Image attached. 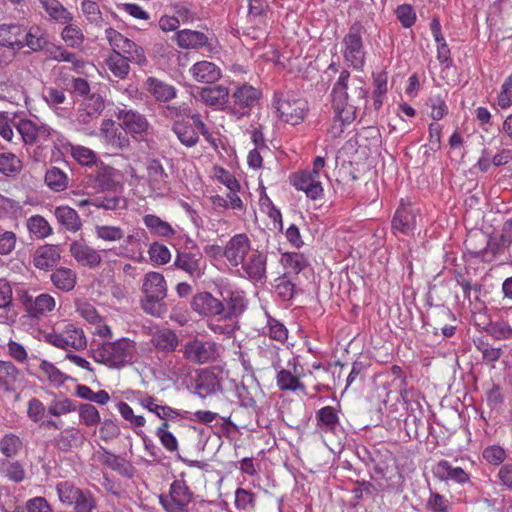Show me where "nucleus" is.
I'll return each instance as SVG.
<instances>
[{
	"mask_svg": "<svg viewBox=\"0 0 512 512\" xmlns=\"http://www.w3.org/2000/svg\"><path fill=\"white\" fill-rule=\"evenodd\" d=\"M349 81L350 73L347 70L341 71L331 92L334 118L341 126L351 124L356 119L357 111L367 103L368 91L363 86Z\"/></svg>",
	"mask_w": 512,
	"mask_h": 512,
	"instance_id": "1",
	"label": "nucleus"
},
{
	"mask_svg": "<svg viewBox=\"0 0 512 512\" xmlns=\"http://www.w3.org/2000/svg\"><path fill=\"white\" fill-rule=\"evenodd\" d=\"M141 291L143 297L140 300L143 311L154 317H161L166 312L164 299L167 296V283L164 276L158 272L145 274Z\"/></svg>",
	"mask_w": 512,
	"mask_h": 512,
	"instance_id": "2",
	"label": "nucleus"
},
{
	"mask_svg": "<svg viewBox=\"0 0 512 512\" xmlns=\"http://www.w3.org/2000/svg\"><path fill=\"white\" fill-rule=\"evenodd\" d=\"M133 348L131 341L122 338L99 345L92 351V357L110 368H120L131 361Z\"/></svg>",
	"mask_w": 512,
	"mask_h": 512,
	"instance_id": "3",
	"label": "nucleus"
},
{
	"mask_svg": "<svg viewBox=\"0 0 512 512\" xmlns=\"http://www.w3.org/2000/svg\"><path fill=\"white\" fill-rule=\"evenodd\" d=\"M274 104L280 118L291 125L301 123L308 111V103L294 92H275Z\"/></svg>",
	"mask_w": 512,
	"mask_h": 512,
	"instance_id": "4",
	"label": "nucleus"
},
{
	"mask_svg": "<svg viewBox=\"0 0 512 512\" xmlns=\"http://www.w3.org/2000/svg\"><path fill=\"white\" fill-rule=\"evenodd\" d=\"M324 166V157H316L313 162L312 170H303L292 176L291 181L293 186L297 190L305 192L306 196L312 200L321 198L323 196V187L320 180V171Z\"/></svg>",
	"mask_w": 512,
	"mask_h": 512,
	"instance_id": "5",
	"label": "nucleus"
},
{
	"mask_svg": "<svg viewBox=\"0 0 512 512\" xmlns=\"http://www.w3.org/2000/svg\"><path fill=\"white\" fill-rule=\"evenodd\" d=\"M223 297V320L231 323L225 325L210 324L209 328L215 333L232 335L236 326L237 318L245 311V297L240 292L228 291Z\"/></svg>",
	"mask_w": 512,
	"mask_h": 512,
	"instance_id": "6",
	"label": "nucleus"
},
{
	"mask_svg": "<svg viewBox=\"0 0 512 512\" xmlns=\"http://www.w3.org/2000/svg\"><path fill=\"white\" fill-rule=\"evenodd\" d=\"M194 493L184 480H174L168 494L159 496V502L165 512H190Z\"/></svg>",
	"mask_w": 512,
	"mask_h": 512,
	"instance_id": "7",
	"label": "nucleus"
},
{
	"mask_svg": "<svg viewBox=\"0 0 512 512\" xmlns=\"http://www.w3.org/2000/svg\"><path fill=\"white\" fill-rule=\"evenodd\" d=\"M363 26L355 22L343 38L344 59L355 69H361L365 62V52L362 41Z\"/></svg>",
	"mask_w": 512,
	"mask_h": 512,
	"instance_id": "8",
	"label": "nucleus"
},
{
	"mask_svg": "<svg viewBox=\"0 0 512 512\" xmlns=\"http://www.w3.org/2000/svg\"><path fill=\"white\" fill-rule=\"evenodd\" d=\"M46 341L51 345L69 350H82L87 346V340L81 328L72 323L66 324L60 333H49L46 335Z\"/></svg>",
	"mask_w": 512,
	"mask_h": 512,
	"instance_id": "9",
	"label": "nucleus"
},
{
	"mask_svg": "<svg viewBox=\"0 0 512 512\" xmlns=\"http://www.w3.org/2000/svg\"><path fill=\"white\" fill-rule=\"evenodd\" d=\"M184 357L195 364H206L213 362L218 357V347L213 341H203L194 338L183 346Z\"/></svg>",
	"mask_w": 512,
	"mask_h": 512,
	"instance_id": "10",
	"label": "nucleus"
},
{
	"mask_svg": "<svg viewBox=\"0 0 512 512\" xmlns=\"http://www.w3.org/2000/svg\"><path fill=\"white\" fill-rule=\"evenodd\" d=\"M173 266L193 280L200 279L206 270V263L200 252L178 251Z\"/></svg>",
	"mask_w": 512,
	"mask_h": 512,
	"instance_id": "11",
	"label": "nucleus"
},
{
	"mask_svg": "<svg viewBox=\"0 0 512 512\" xmlns=\"http://www.w3.org/2000/svg\"><path fill=\"white\" fill-rule=\"evenodd\" d=\"M15 128L26 145L46 141L51 135V128L41 122L31 119H20Z\"/></svg>",
	"mask_w": 512,
	"mask_h": 512,
	"instance_id": "12",
	"label": "nucleus"
},
{
	"mask_svg": "<svg viewBox=\"0 0 512 512\" xmlns=\"http://www.w3.org/2000/svg\"><path fill=\"white\" fill-rule=\"evenodd\" d=\"M193 311L201 316L216 317L223 320V301L209 292H200L193 296L191 301Z\"/></svg>",
	"mask_w": 512,
	"mask_h": 512,
	"instance_id": "13",
	"label": "nucleus"
},
{
	"mask_svg": "<svg viewBox=\"0 0 512 512\" xmlns=\"http://www.w3.org/2000/svg\"><path fill=\"white\" fill-rule=\"evenodd\" d=\"M104 108V99L99 94L93 93L80 104L76 122L79 125L89 126L99 118Z\"/></svg>",
	"mask_w": 512,
	"mask_h": 512,
	"instance_id": "14",
	"label": "nucleus"
},
{
	"mask_svg": "<svg viewBox=\"0 0 512 512\" xmlns=\"http://www.w3.org/2000/svg\"><path fill=\"white\" fill-rule=\"evenodd\" d=\"M117 117L122 121V127L127 133L133 136L145 134L150 124L146 117L138 111L132 109H119Z\"/></svg>",
	"mask_w": 512,
	"mask_h": 512,
	"instance_id": "15",
	"label": "nucleus"
},
{
	"mask_svg": "<svg viewBox=\"0 0 512 512\" xmlns=\"http://www.w3.org/2000/svg\"><path fill=\"white\" fill-rule=\"evenodd\" d=\"M20 300L27 313L33 318H39L55 308V299L46 293H42L33 298L28 295L27 292H23L20 296Z\"/></svg>",
	"mask_w": 512,
	"mask_h": 512,
	"instance_id": "16",
	"label": "nucleus"
},
{
	"mask_svg": "<svg viewBox=\"0 0 512 512\" xmlns=\"http://www.w3.org/2000/svg\"><path fill=\"white\" fill-rule=\"evenodd\" d=\"M249 250L250 240L248 237L245 234H237L227 242L223 254L232 266L237 267L243 263Z\"/></svg>",
	"mask_w": 512,
	"mask_h": 512,
	"instance_id": "17",
	"label": "nucleus"
},
{
	"mask_svg": "<svg viewBox=\"0 0 512 512\" xmlns=\"http://www.w3.org/2000/svg\"><path fill=\"white\" fill-rule=\"evenodd\" d=\"M266 264L267 256L254 250L248 258L241 263L246 277L252 282H265L266 281Z\"/></svg>",
	"mask_w": 512,
	"mask_h": 512,
	"instance_id": "18",
	"label": "nucleus"
},
{
	"mask_svg": "<svg viewBox=\"0 0 512 512\" xmlns=\"http://www.w3.org/2000/svg\"><path fill=\"white\" fill-rule=\"evenodd\" d=\"M20 35L18 50L27 47L33 52H38L48 44L47 33L38 25H22Z\"/></svg>",
	"mask_w": 512,
	"mask_h": 512,
	"instance_id": "19",
	"label": "nucleus"
},
{
	"mask_svg": "<svg viewBox=\"0 0 512 512\" xmlns=\"http://www.w3.org/2000/svg\"><path fill=\"white\" fill-rule=\"evenodd\" d=\"M70 253L79 264L89 268L98 267L102 261L97 250L81 241H74L70 244Z\"/></svg>",
	"mask_w": 512,
	"mask_h": 512,
	"instance_id": "20",
	"label": "nucleus"
},
{
	"mask_svg": "<svg viewBox=\"0 0 512 512\" xmlns=\"http://www.w3.org/2000/svg\"><path fill=\"white\" fill-rule=\"evenodd\" d=\"M60 249L56 245L46 244L38 247L33 255V264L41 270H51L60 261Z\"/></svg>",
	"mask_w": 512,
	"mask_h": 512,
	"instance_id": "21",
	"label": "nucleus"
},
{
	"mask_svg": "<svg viewBox=\"0 0 512 512\" xmlns=\"http://www.w3.org/2000/svg\"><path fill=\"white\" fill-rule=\"evenodd\" d=\"M261 92L249 84L237 86L232 93V100L235 106L246 110L241 113L245 115L258 102Z\"/></svg>",
	"mask_w": 512,
	"mask_h": 512,
	"instance_id": "22",
	"label": "nucleus"
},
{
	"mask_svg": "<svg viewBox=\"0 0 512 512\" xmlns=\"http://www.w3.org/2000/svg\"><path fill=\"white\" fill-rule=\"evenodd\" d=\"M435 477L442 481H453L458 484H464L470 481V476L461 467H453L447 460L439 461L433 468Z\"/></svg>",
	"mask_w": 512,
	"mask_h": 512,
	"instance_id": "23",
	"label": "nucleus"
},
{
	"mask_svg": "<svg viewBox=\"0 0 512 512\" xmlns=\"http://www.w3.org/2000/svg\"><path fill=\"white\" fill-rule=\"evenodd\" d=\"M416 212L410 206L399 207L392 219V228L402 234H409L416 228Z\"/></svg>",
	"mask_w": 512,
	"mask_h": 512,
	"instance_id": "24",
	"label": "nucleus"
},
{
	"mask_svg": "<svg viewBox=\"0 0 512 512\" xmlns=\"http://www.w3.org/2000/svg\"><path fill=\"white\" fill-rule=\"evenodd\" d=\"M199 99L208 106L224 108L229 101V89L223 85L204 87L199 92Z\"/></svg>",
	"mask_w": 512,
	"mask_h": 512,
	"instance_id": "25",
	"label": "nucleus"
},
{
	"mask_svg": "<svg viewBox=\"0 0 512 512\" xmlns=\"http://www.w3.org/2000/svg\"><path fill=\"white\" fill-rule=\"evenodd\" d=\"M54 216L58 223L68 232L76 233L82 228V220L78 212L69 206H57L54 209Z\"/></svg>",
	"mask_w": 512,
	"mask_h": 512,
	"instance_id": "26",
	"label": "nucleus"
},
{
	"mask_svg": "<svg viewBox=\"0 0 512 512\" xmlns=\"http://www.w3.org/2000/svg\"><path fill=\"white\" fill-rule=\"evenodd\" d=\"M145 87L155 100L159 102H169L177 95V90L174 86L156 77H148Z\"/></svg>",
	"mask_w": 512,
	"mask_h": 512,
	"instance_id": "27",
	"label": "nucleus"
},
{
	"mask_svg": "<svg viewBox=\"0 0 512 512\" xmlns=\"http://www.w3.org/2000/svg\"><path fill=\"white\" fill-rule=\"evenodd\" d=\"M22 379L23 374L12 362L0 361V385L6 391H15Z\"/></svg>",
	"mask_w": 512,
	"mask_h": 512,
	"instance_id": "28",
	"label": "nucleus"
},
{
	"mask_svg": "<svg viewBox=\"0 0 512 512\" xmlns=\"http://www.w3.org/2000/svg\"><path fill=\"white\" fill-rule=\"evenodd\" d=\"M190 72L196 81L207 84L214 83L221 78L220 68L209 61L195 63L191 67Z\"/></svg>",
	"mask_w": 512,
	"mask_h": 512,
	"instance_id": "29",
	"label": "nucleus"
},
{
	"mask_svg": "<svg viewBox=\"0 0 512 512\" xmlns=\"http://www.w3.org/2000/svg\"><path fill=\"white\" fill-rule=\"evenodd\" d=\"M138 402L143 408L154 413L158 418L164 420V422L181 416L178 410L173 409L170 406L157 404L156 399L153 396L142 395L138 398Z\"/></svg>",
	"mask_w": 512,
	"mask_h": 512,
	"instance_id": "30",
	"label": "nucleus"
},
{
	"mask_svg": "<svg viewBox=\"0 0 512 512\" xmlns=\"http://www.w3.org/2000/svg\"><path fill=\"white\" fill-rule=\"evenodd\" d=\"M148 183L152 190L162 192L168 189V175L158 160H151L147 166Z\"/></svg>",
	"mask_w": 512,
	"mask_h": 512,
	"instance_id": "31",
	"label": "nucleus"
},
{
	"mask_svg": "<svg viewBox=\"0 0 512 512\" xmlns=\"http://www.w3.org/2000/svg\"><path fill=\"white\" fill-rule=\"evenodd\" d=\"M101 462L124 477L132 478L134 476L135 469L129 461L104 448L101 456Z\"/></svg>",
	"mask_w": 512,
	"mask_h": 512,
	"instance_id": "32",
	"label": "nucleus"
},
{
	"mask_svg": "<svg viewBox=\"0 0 512 512\" xmlns=\"http://www.w3.org/2000/svg\"><path fill=\"white\" fill-rule=\"evenodd\" d=\"M179 47L183 49H198L208 44L207 36L199 31L184 29L175 35Z\"/></svg>",
	"mask_w": 512,
	"mask_h": 512,
	"instance_id": "33",
	"label": "nucleus"
},
{
	"mask_svg": "<svg viewBox=\"0 0 512 512\" xmlns=\"http://www.w3.org/2000/svg\"><path fill=\"white\" fill-rule=\"evenodd\" d=\"M151 342L158 350L169 353L176 350L179 339L174 331L164 328L157 330L152 335Z\"/></svg>",
	"mask_w": 512,
	"mask_h": 512,
	"instance_id": "34",
	"label": "nucleus"
},
{
	"mask_svg": "<svg viewBox=\"0 0 512 512\" xmlns=\"http://www.w3.org/2000/svg\"><path fill=\"white\" fill-rule=\"evenodd\" d=\"M288 365L293 366V372L285 369H281L277 374V385L280 390L286 391L291 390L295 391L300 388H303V384L299 381L298 372H297V360L293 358L292 362L289 361Z\"/></svg>",
	"mask_w": 512,
	"mask_h": 512,
	"instance_id": "35",
	"label": "nucleus"
},
{
	"mask_svg": "<svg viewBox=\"0 0 512 512\" xmlns=\"http://www.w3.org/2000/svg\"><path fill=\"white\" fill-rule=\"evenodd\" d=\"M172 131L177 135L179 141L187 147H193L199 141L196 129L184 120H176L173 122Z\"/></svg>",
	"mask_w": 512,
	"mask_h": 512,
	"instance_id": "36",
	"label": "nucleus"
},
{
	"mask_svg": "<svg viewBox=\"0 0 512 512\" xmlns=\"http://www.w3.org/2000/svg\"><path fill=\"white\" fill-rule=\"evenodd\" d=\"M50 279L57 289L68 292L75 287L77 276L73 270L60 267L50 275Z\"/></svg>",
	"mask_w": 512,
	"mask_h": 512,
	"instance_id": "37",
	"label": "nucleus"
},
{
	"mask_svg": "<svg viewBox=\"0 0 512 512\" xmlns=\"http://www.w3.org/2000/svg\"><path fill=\"white\" fill-rule=\"evenodd\" d=\"M143 222L154 235L169 238L175 234V230L172 228V226L156 215H145L143 217Z\"/></svg>",
	"mask_w": 512,
	"mask_h": 512,
	"instance_id": "38",
	"label": "nucleus"
},
{
	"mask_svg": "<svg viewBox=\"0 0 512 512\" xmlns=\"http://www.w3.org/2000/svg\"><path fill=\"white\" fill-rule=\"evenodd\" d=\"M22 25L2 24L0 25V45L18 49Z\"/></svg>",
	"mask_w": 512,
	"mask_h": 512,
	"instance_id": "39",
	"label": "nucleus"
},
{
	"mask_svg": "<svg viewBox=\"0 0 512 512\" xmlns=\"http://www.w3.org/2000/svg\"><path fill=\"white\" fill-rule=\"evenodd\" d=\"M129 62L130 60L123 54L111 53L106 60V65L115 77L124 79L130 70Z\"/></svg>",
	"mask_w": 512,
	"mask_h": 512,
	"instance_id": "40",
	"label": "nucleus"
},
{
	"mask_svg": "<svg viewBox=\"0 0 512 512\" xmlns=\"http://www.w3.org/2000/svg\"><path fill=\"white\" fill-rule=\"evenodd\" d=\"M57 446L62 451H68L72 447H77L83 444L84 436L78 429L69 428L61 432L56 438Z\"/></svg>",
	"mask_w": 512,
	"mask_h": 512,
	"instance_id": "41",
	"label": "nucleus"
},
{
	"mask_svg": "<svg viewBox=\"0 0 512 512\" xmlns=\"http://www.w3.org/2000/svg\"><path fill=\"white\" fill-rule=\"evenodd\" d=\"M40 2L52 19L63 24L72 21L71 13L58 0H40Z\"/></svg>",
	"mask_w": 512,
	"mask_h": 512,
	"instance_id": "42",
	"label": "nucleus"
},
{
	"mask_svg": "<svg viewBox=\"0 0 512 512\" xmlns=\"http://www.w3.org/2000/svg\"><path fill=\"white\" fill-rule=\"evenodd\" d=\"M43 98L49 107L53 108L58 115H64L65 109L61 107L66 101L63 89L57 87H46L43 90Z\"/></svg>",
	"mask_w": 512,
	"mask_h": 512,
	"instance_id": "43",
	"label": "nucleus"
},
{
	"mask_svg": "<svg viewBox=\"0 0 512 512\" xmlns=\"http://www.w3.org/2000/svg\"><path fill=\"white\" fill-rule=\"evenodd\" d=\"M29 232L38 239H44L53 232L49 222L41 215H33L27 220Z\"/></svg>",
	"mask_w": 512,
	"mask_h": 512,
	"instance_id": "44",
	"label": "nucleus"
},
{
	"mask_svg": "<svg viewBox=\"0 0 512 512\" xmlns=\"http://www.w3.org/2000/svg\"><path fill=\"white\" fill-rule=\"evenodd\" d=\"M45 183L51 190L61 192L68 187V177L59 168L51 167L46 171Z\"/></svg>",
	"mask_w": 512,
	"mask_h": 512,
	"instance_id": "45",
	"label": "nucleus"
},
{
	"mask_svg": "<svg viewBox=\"0 0 512 512\" xmlns=\"http://www.w3.org/2000/svg\"><path fill=\"white\" fill-rule=\"evenodd\" d=\"M317 425L325 431H334L339 423L338 415L331 406H325L316 413Z\"/></svg>",
	"mask_w": 512,
	"mask_h": 512,
	"instance_id": "46",
	"label": "nucleus"
},
{
	"mask_svg": "<svg viewBox=\"0 0 512 512\" xmlns=\"http://www.w3.org/2000/svg\"><path fill=\"white\" fill-rule=\"evenodd\" d=\"M116 170L109 166H102L95 172V184L102 191H110L115 188L117 182L114 179Z\"/></svg>",
	"mask_w": 512,
	"mask_h": 512,
	"instance_id": "47",
	"label": "nucleus"
},
{
	"mask_svg": "<svg viewBox=\"0 0 512 512\" xmlns=\"http://www.w3.org/2000/svg\"><path fill=\"white\" fill-rule=\"evenodd\" d=\"M0 471L15 483L22 482L26 477L25 469L19 461L0 460Z\"/></svg>",
	"mask_w": 512,
	"mask_h": 512,
	"instance_id": "48",
	"label": "nucleus"
},
{
	"mask_svg": "<svg viewBox=\"0 0 512 512\" xmlns=\"http://www.w3.org/2000/svg\"><path fill=\"white\" fill-rule=\"evenodd\" d=\"M22 170L21 160L12 153L0 154V173L7 177H14Z\"/></svg>",
	"mask_w": 512,
	"mask_h": 512,
	"instance_id": "49",
	"label": "nucleus"
},
{
	"mask_svg": "<svg viewBox=\"0 0 512 512\" xmlns=\"http://www.w3.org/2000/svg\"><path fill=\"white\" fill-rule=\"evenodd\" d=\"M96 505L97 502L94 495L89 490L82 489L69 507L73 508V512H93Z\"/></svg>",
	"mask_w": 512,
	"mask_h": 512,
	"instance_id": "50",
	"label": "nucleus"
},
{
	"mask_svg": "<svg viewBox=\"0 0 512 512\" xmlns=\"http://www.w3.org/2000/svg\"><path fill=\"white\" fill-rule=\"evenodd\" d=\"M121 54L130 60V62L143 65L147 59L143 48L135 44L132 40L126 38L120 49L118 50Z\"/></svg>",
	"mask_w": 512,
	"mask_h": 512,
	"instance_id": "51",
	"label": "nucleus"
},
{
	"mask_svg": "<svg viewBox=\"0 0 512 512\" xmlns=\"http://www.w3.org/2000/svg\"><path fill=\"white\" fill-rule=\"evenodd\" d=\"M22 446V440L13 433L5 434L0 439V451L6 458L17 456Z\"/></svg>",
	"mask_w": 512,
	"mask_h": 512,
	"instance_id": "52",
	"label": "nucleus"
},
{
	"mask_svg": "<svg viewBox=\"0 0 512 512\" xmlns=\"http://www.w3.org/2000/svg\"><path fill=\"white\" fill-rule=\"evenodd\" d=\"M159 113L162 117L168 120H184L190 116V107L187 103L179 105L168 104L160 107Z\"/></svg>",
	"mask_w": 512,
	"mask_h": 512,
	"instance_id": "53",
	"label": "nucleus"
},
{
	"mask_svg": "<svg viewBox=\"0 0 512 512\" xmlns=\"http://www.w3.org/2000/svg\"><path fill=\"white\" fill-rule=\"evenodd\" d=\"M81 10L87 21L97 27H103L105 21L99 5L95 1L83 0L81 3Z\"/></svg>",
	"mask_w": 512,
	"mask_h": 512,
	"instance_id": "54",
	"label": "nucleus"
},
{
	"mask_svg": "<svg viewBox=\"0 0 512 512\" xmlns=\"http://www.w3.org/2000/svg\"><path fill=\"white\" fill-rule=\"evenodd\" d=\"M81 490L70 481H61L56 485L59 501L65 506H69Z\"/></svg>",
	"mask_w": 512,
	"mask_h": 512,
	"instance_id": "55",
	"label": "nucleus"
},
{
	"mask_svg": "<svg viewBox=\"0 0 512 512\" xmlns=\"http://www.w3.org/2000/svg\"><path fill=\"white\" fill-rule=\"evenodd\" d=\"M61 36L67 46L72 48H79L84 42L83 32L77 25L74 24L66 25L62 30Z\"/></svg>",
	"mask_w": 512,
	"mask_h": 512,
	"instance_id": "56",
	"label": "nucleus"
},
{
	"mask_svg": "<svg viewBox=\"0 0 512 512\" xmlns=\"http://www.w3.org/2000/svg\"><path fill=\"white\" fill-rule=\"evenodd\" d=\"M218 388L219 383L213 374L201 375L196 382L197 394L202 398L215 393Z\"/></svg>",
	"mask_w": 512,
	"mask_h": 512,
	"instance_id": "57",
	"label": "nucleus"
},
{
	"mask_svg": "<svg viewBox=\"0 0 512 512\" xmlns=\"http://www.w3.org/2000/svg\"><path fill=\"white\" fill-rule=\"evenodd\" d=\"M95 234L99 239L108 242L120 241L124 237V231L118 226L98 225Z\"/></svg>",
	"mask_w": 512,
	"mask_h": 512,
	"instance_id": "58",
	"label": "nucleus"
},
{
	"mask_svg": "<svg viewBox=\"0 0 512 512\" xmlns=\"http://www.w3.org/2000/svg\"><path fill=\"white\" fill-rule=\"evenodd\" d=\"M281 263L295 274L300 273L307 266L304 256L295 252L282 254Z\"/></svg>",
	"mask_w": 512,
	"mask_h": 512,
	"instance_id": "59",
	"label": "nucleus"
},
{
	"mask_svg": "<svg viewBox=\"0 0 512 512\" xmlns=\"http://www.w3.org/2000/svg\"><path fill=\"white\" fill-rule=\"evenodd\" d=\"M13 307V290L6 279H0V311L7 314Z\"/></svg>",
	"mask_w": 512,
	"mask_h": 512,
	"instance_id": "60",
	"label": "nucleus"
},
{
	"mask_svg": "<svg viewBox=\"0 0 512 512\" xmlns=\"http://www.w3.org/2000/svg\"><path fill=\"white\" fill-rule=\"evenodd\" d=\"M76 406L72 400L68 398L54 399L48 407V413L52 416L59 417L71 412L76 411Z\"/></svg>",
	"mask_w": 512,
	"mask_h": 512,
	"instance_id": "61",
	"label": "nucleus"
},
{
	"mask_svg": "<svg viewBox=\"0 0 512 512\" xmlns=\"http://www.w3.org/2000/svg\"><path fill=\"white\" fill-rule=\"evenodd\" d=\"M39 368L52 384L60 386L65 382V375L53 363L43 360Z\"/></svg>",
	"mask_w": 512,
	"mask_h": 512,
	"instance_id": "62",
	"label": "nucleus"
},
{
	"mask_svg": "<svg viewBox=\"0 0 512 512\" xmlns=\"http://www.w3.org/2000/svg\"><path fill=\"white\" fill-rule=\"evenodd\" d=\"M168 422H163L156 430V435L160 439L161 444L170 452L178 449V442L175 436L168 431Z\"/></svg>",
	"mask_w": 512,
	"mask_h": 512,
	"instance_id": "63",
	"label": "nucleus"
},
{
	"mask_svg": "<svg viewBox=\"0 0 512 512\" xmlns=\"http://www.w3.org/2000/svg\"><path fill=\"white\" fill-rule=\"evenodd\" d=\"M71 155L81 165H93L96 163L97 157L94 151L84 146H72Z\"/></svg>",
	"mask_w": 512,
	"mask_h": 512,
	"instance_id": "64",
	"label": "nucleus"
}]
</instances>
